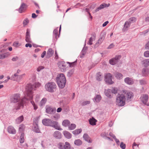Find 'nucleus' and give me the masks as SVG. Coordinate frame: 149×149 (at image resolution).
<instances>
[{
	"instance_id": "23",
	"label": "nucleus",
	"mask_w": 149,
	"mask_h": 149,
	"mask_svg": "<svg viewBox=\"0 0 149 149\" xmlns=\"http://www.w3.org/2000/svg\"><path fill=\"white\" fill-rule=\"evenodd\" d=\"M103 76L102 74L100 72L97 73L96 75V80L98 81H101L103 79Z\"/></svg>"
},
{
	"instance_id": "54",
	"label": "nucleus",
	"mask_w": 149,
	"mask_h": 149,
	"mask_svg": "<svg viewBox=\"0 0 149 149\" xmlns=\"http://www.w3.org/2000/svg\"><path fill=\"white\" fill-rule=\"evenodd\" d=\"M144 55L145 57H149V51H146L144 53Z\"/></svg>"
},
{
	"instance_id": "61",
	"label": "nucleus",
	"mask_w": 149,
	"mask_h": 149,
	"mask_svg": "<svg viewBox=\"0 0 149 149\" xmlns=\"http://www.w3.org/2000/svg\"><path fill=\"white\" fill-rule=\"evenodd\" d=\"M46 53V52L45 51H44L41 55V57L42 58H43L45 55Z\"/></svg>"
},
{
	"instance_id": "44",
	"label": "nucleus",
	"mask_w": 149,
	"mask_h": 149,
	"mask_svg": "<svg viewBox=\"0 0 149 149\" xmlns=\"http://www.w3.org/2000/svg\"><path fill=\"white\" fill-rule=\"evenodd\" d=\"M86 41V40L85 41V42ZM86 45V42H85V43L84 45V47L83 48V49L82 50V54L83 55H84L85 53L86 52V50L87 49V47H85V46Z\"/></svg>"
},
{
	"instance_id": "12",
	"label": "nucleus",
	"mask_w": 149,
	"mask_h": 149,
	"mask_svg": "<svg viewBox=\"0 0 149 149\" xmlns=\"http://www.w3.org/2000/svg\"><path fill=\"white\" fill-rule=\"evenodd\" d=\"M56 111V108H52L49 106L46 107V112L47 113L52 114L54 113Z\"/></svg>"
},
{
	"instance_id": "41",
	"label": "nucleus",
	"mask_w": 149,
	"mask_h": 149,
	"mask_svg": "<svg viewBox=\"0 0 149 149\" xmlns=\"http://www.w3.org/2000/svg\"><path fill=\"white\" fill-rule=\"evenodd\" d=\"M76 127V125L73 123H72L69 125L68 127V129L70 130H72L75 128Z\"/></svg>"
},
{
	"instance_id": "32",
	"label": "nucleus",
	"mask_w": 149,
	"mask_h": 149,
	"mask_svg": "<svg viewBox=\"0 0 149 149\" xmlns=\"http://www.w3.org/2000/svg\"><path fill=\"white\" fill-rule=\"evenodd\" d=\"M33 130L34 132L36 133H40V130L39 128L38 125H33Z\"/></svg>"
},
{
	"instance_id": "10",
	"label": "nucleus",
	"mask_w": 149,
	"mask_h": 149,
	"mask_svg": "<svg viewBox=\"0 0 149 149\" xmlns=\"http://www.w3.org/2000/svg\"><path fill=\"white\" fill-rule=\"evenodd\" d=\"M141 100L142 102L147 106H149V103H147L148 100V96L147 94L143 95L140 97Z\"/></svg>"
},
{
	"instance_id": "21",
	"label": "nucleus",
	"mask_w": 149,
	"mask_h": 149,
	"mask_svg": "<svg viewBox=\"0 0 149 149\" xmlns=\"http://www.w3.org/2000/svg\"><path fill=\"white\" fill-rule=\"evenodd\" d=\"M130 25L131 24L130 22L127 21H126L124 24L123 31H127Z\"/></svg>"
},
{
	"instance_id": "64",
	"label": "nucleus",
	"mask_w": 149,
	"mask_h": 149,
	"mask_svg": "<svg viewBox=\"0 0 149 149\" xmlns=\"http://www.w3.org/2000/svg\"><path fill=\"white\" fill-rule=\"evenodd\" d=\"M37 15H36L34 13H33L32 14V18H35L37 17Z\"/></svg>"
},
{
	"instance_id": "6",
	"label": "nucleus",
	"mask_w": 149,
	"mask_h": 149,
	"mask_svg": "<svg viewBox=\"0 0 149 149\" xmlns=\"http://www.w3.org/2000/svg\"><path fill=\"white\" fill-rule=\"evenodd\" d=\"M57 86L54 82H50L46 83L45 86V90L50 93H52L55 91Z\"/></svg>"
},
{
	"instance_id": "55",
	"label": "nucleus",
	"mask_w": 149,
	"mask_h": 149,
	"mask_svg": "<svg viewBox=\"0 0 149 149\" xmlns=\"http://www.w3.org/2000/svg\"><path fill=\"white\" fill-rule=\"evenodd\" d=\"M120 146L122 149H125V145L123 143V142H121Z\"/></svg>"
},
{
	"instance_id": "9",
	"label": "nucleus",
	"mask_w": 149,
	"mask_h": 149,
	"mask_svg": "<svg viewBox=\"0 0 149 149\" xmlns=\"http://www.w3.org/2000/svg\"><path fill=\"white\" fill-rule=\"evenodd\" d=\"M111 77L112 75L111 74L107 73L106 74L104 77V80L107 84H111L113 83V82L112 80Z\"/></svg>"
},
{
	"instance_id": "45",
	"label": "nucleus",
	"mask_w": 149,
	"mask_h": 149,
	"mask_svg": "<svg viewBox=\"0 0 149 149\" xmlns=\"http://www.w3.org/2000/svg\"><path fill=\"white\" fill-rule=\"evenodd\" d=\"M136 21V18L135 17H132L130 18L128 22H130V24L132 23H133L134 22H135Z\"/></svg>"
},
{
	"instance_id": "46",
	"label": "nucleus",
	"mask_w": 149,
	"mask_h": 149,
	"mask_svg": "<svg viewBox=\"0 0 149 149\" xmlns=\"http://www.w3.org/2000/svg\"><path fill=\"white\" fill-rule=\"evenodd\" d=\"M77 62V60H76L75 61L72 63H70L69 62H67V63L69 64L70 67H73L75 65Z\"/></svg>"
},
{
	"instance_id": "16",
	"label": "nucleus",
	"mask_w": 149,
	"mask_h": 149,
	"mask_svg": "<svg viewBox=\"0 0 149 149\" xmlns=\"http://www.w3.org/2000/svg\"><path fill=\"white\" fill-rule=\"evenodd\" d=\"M58 65L59 68L64 71L65 70L66 65L65 62L63 61L59 62L58 63Z\"/></svg>"
},
{
	"instance_id": "2",
	"label": "nucleus",
	"mask_w": 149,
	"mask_h": 149,
	"mask_svg": "<svg viewBox=\"0 0 149 149\" xmlns=\"http://www.w3.org/2000/svg\"><path fill=\"white\" fill-rule=\"evenodd\" d=\"M43 125L46 126L52 127L56 130H61L62 129L60 128L58 123L50 118H45L42 121Z\"/></svg>"
},
{
	"instance_id": "34",
	"label": "nucleus",
	"mask_w": 149,
	"mask_h": 149,
	"mask_svg": "<svg viewBox=\"0 0 149 149\" xmlns=\"http://www.w3.org/2000/svg\"><path fill=\"white\" fill-rule=\"evenodd\" d=\"M24 120V116L23 115L17 118L16 120V123L18 124L20 123Z\"/></svg>"
},
{
	"instance_id": "62",
	"label": "nucleus",
	"mask_w": 149,
	"mask_h": 149,
	"mask_svg": "<svg viewBox=\"0 0 149 149\" xmlns=\"http://www.w3.org/2000/svg\"><path fill=\"white\" fill-rule=\"evenodd\" d=\"M32 46V45L31 44L29 43H28L26 44L25 45V47H29L30 48H31Z\"/></svg>"
},
{
	"instance_id": "35",
	"label": "nucleus",
	"mask_w": 149,
	"mask_h": 149,
	"mask_svg": "<svg viewBox=\"0 0 149 149\" xmlns=\"http://www.w3.org/2000/svg\"><path fill=\"white\" fill-rule=\"evenodd\" d=\"M9 55V53L7 52L3 54H0V59L7 58Z\"/></svg>"
},
{
	"instance_id": "18",
	"label": "nucleus",
	"mask_w": 149,
	"mask_h": 149,
	"mask_svg": "<svg viewBox=\"0 0 149 149\" xmlns=\"http://www.w3.org/2000/svg\"><path fill=\"white\" fill-rule=\"evenodd\" d=\"M61 133L58 131H55L53 134V136L56 139H60L61 138Z\"/></svg>"
},
{
	"instance_id": "15",
	"label": "nucleus",
	"mask_w": 149,
	"mask_h": 149,
	"mask_svg": "<svg viewBox=\"0 0 149 149\" xmlns=\"http://www.w3.org/2000/svg\"><path fill=\"white\" fill-rule=\"evenodd\" d=\"M124 81L126 84L129 85H132L134 83L133 79L129 77L125 78L124 79Z\"/></svg>"
},
{
	"instance_id": "36",
	"label": "nucleus",
	"mask_w": 149,
	"mask_h": 149,
	"mask_svg": "<svg viewBox=\"0 0 149 149\" xmlns=\"http://www.w3.org/2000/svg\"><path fill=\"white\" fill-rule=\"evenodd\" d=\"M142 62L144 67H147L149 65V59L144 60Z\"/></svg>"
},
{
	"instance_id": "57",
	"label": "nucleus",
	"mask_w": 149,
	"mask_h": 149,
	"mask_svg": "<svg viewBox=\"0 0 149 149\" xmlns=\"http://www.w3.org/2000/svg\"><path fill=\"white\" fill-rule=\"evenodd\" d=\"M33 97H32V98L31 99H28L27 100H25V102H24V103H26V101L28 100H31V104H32L33 105V106L34 105H35V104L34 102V101H33V100H31L33 99Z\"/></svg>"
},
{
	"instance_id": "28",
	"label": "nucleus",
	"mask_w": 149,
	"mask_h": 149,
	"mask_svg": "<svg viewBox=\"0 0 149 149\" xmlns=\"http://www.w3.org/2000/svg\"><path fill=\"white\" fill-rule=\"evenodd\" d=\"M96 34L94 33L93 34V37H91L89 38V41L87 43V44L90 45H91L93 43L92 42L94 40L96 37Z\"/></svg>"
},
{
	"instance_id": "5",
	"label": "nucleus",
	"mask_w": 149,
	"mask_h": 149,
	"mask_svg": "<svg viewBox=\"0 0 149 149\" xmlns=\"http://www.w3.org/2000/svg\"><path fill=\"white\" fill-rule=\"evenodd\" d=\"M126 98L124 94H118L116 99V103L117 105L119 107H122L125 104Z\"/></svg>"
},
{
	"instance_id": "27",
	"label": "nucleus",
	"mask_w": 149,
	"mask_h": 149,
	"mask_svg": "<svg viewBox=\"0 0 149 149\" xmlns=\"http://www.w3.org/2000/svg\"><path fill=\"white\" fill-rule=\"evenodd\" d=\"M54 51H53L51 48H49L48 49L47 52L46 57L47 58H49L51 57L53 54Z\"/></svg>"
},
{
	"instance_id": "26",
	"label": "nucleus",
	"mask_w": 149,
	"mask_h": 149,
	"mask_svg": "<svg viewBox=\"0 0 149 149\" xmlns=\"http://www.w3.org/2000/svg\"><path fill=\"white\" fill-rule=\"evenodd\" d=\"M57 27L56 29H55L53 31V38L54 39L55 38L56 40H57V38H59V35L58 36V30Z\"/></svg>"
},
{
	"instance_id": "4",
	"label": "nucleus",
	"mask_w": 149,
	"mask_h": 149,
	"mask_svg": "<svg viewBox=\"0 0 149 149\" xmlns=\"http://www.w3.org/2000/svg\"><path fill=\"white\" fill-rule=\"evenodd\" d=\"M56 79L59 88L61 89L64 88L66 82L64 75L63 73L60 74L57 76Z\"/></svg>"
},
{
	"instance_id": "1",
	"label": "nucleus",
	"mask_w": 149,
	"mask_h": 149,
	"mask_svg": "<svg viewBox=\"0 0 149 149\" xmlns=\"http://www.w3.org/2000/svg\"><path fill=\"white\" fill-rule=\"evenodd\" d=\"M29 99V97L27 96L25 92V95L24 97L22 99L20 98V95L19 93H15L12 95L10 97V102L13 103H17L14 106V109L18 110L21 107H23L24 102H25V100Z\"/></svg>"
},
{
	"instance_id": "63",
	"label": "nucleus",
	"mask_w": 149,
	"mask_h": 149,
	"mask_svg": "<svg viewBox=\"0 0 149 149\" xmlns=\"http://www.w3.org/2000/svg\"><path fill=\"white\" fill-rule=\"evenodd\" d=\"M109 135L112 137L114 139L115 138H116V136H115L114 134L112 133H110L109 134Z\"/></svg>"
},
{
	"instance_id": "29",
	"label": "nucleus",
	"mask_w": 149,
	"mask_h": 149,
	"mask_svg": "<svg viewBox=\"0 0 149 149\" xmlns=\"http://www.w3.org/2000/svg\"><path fill=\"white\" fill-rule=\"evenodd\" d=\"M70 122L68 120H65L63 121L62 123V125L65 127H67L69 126L70 125Z\"/></svg>"
},
{
	"instance_id": "49",
	"label": "nucleus",
	"mask_w": 149,
	"mask_h": 149,
	"mask_svg": "<svg viewBox=\"0 0 149 149\" xmlns=\"http://www.w3.org/2000/svg\"><path fill=\"white\" fill-rule=\"evenodd\" d=\"M111 91L112 93L115 94L117 93L118 89L115 88V87H113L112 90H111Z\"/></svg>"
},
{
	"instance_id": "50",
	"label": "nucleus",
	"mask_w": 149,
	"mask_h": 149,
	"mask_svg": "<svg viewBox=\"0 0 149 149\" xmlns=\"http://www.w3.org/2000/svg\"><path fill=\"white\" fill-rule=\"evenodd\" d=\"M74 71L73 69H72L69 70V71L68 73L67 76L68 77H70L73 74Z\"/></svg>"
},
{
	"instance_id": "38",
	"label": "nucleus",
	"mask_w": 149,
	"mask_h": 149,
	"mask_svg": "<svg viewBox=\"0 0 149 149\" xmlns=\"http://www.w3.org/2000/svg\"><path fill=\"white\" fill-rule=\"evenodd\" d=\"M82 131V130L81 129H79L73 131L72 132L74 134L77 135L80 133Z\"/></svg>"
},
{
	"instance_id": "52",
	"label": "nucleus",
	"mask_w": 149,
	"mask_h": 149,
	"mask_svg": "<svg viewBox=\"0 0 149 149\" xmlns=\"http://www.w3.org/2000/svg\"><path fill=\"white\" fill-rule=\"evenodd\" d=\"M18 74L17 73L15 74L14 75H13L12 77H11V79L14 81H15L16 79L15 78V77H18Z\"/></svg>"
},
{
	"instance_id": "42",
	"label": "nucleus",
	"mask_w": 149,
	"mask_h": 149,
	"mask_svg": "<svg viewBox=\"0 0 149 149\" xmlns=\"http://www.w3.org/2000/svg\"><path fill=\"white\" fill-rule=\"evenodd\" d=\"M74 144L77 146H80L82 144V142L79 139H78L75 140L74 141Z\"/></svg>"
},
{
	"instance_id": "56",
	"label": "nucleus",
	"mask_w": 149,
	"mask_h": 149,
	"mask_svg": "<svg viewBox=\"0 0 149 149\" xmlns=\"http://www.w3.org/2000/svg\"><path fill=\"white\" fill-rule=\"evenodd\" d=\"M29 22V20L27 18L26 19H25L23 22V24L24 25H26Z\"/></svg>"
},
{
	"instance_id": "30",
	"label": "nucleus",
	"mask_w": 149,
	"mask_h": 149,
	"mask_svg": "<svg viewBox=\"0 0 149 149\" xmlns=\"http://www.w3.org/2000/svg\"><path fill=\"white\" fill-rule=\"evenodd\" d=\"M104 93L106 96L108 97L109 98H111L112 97V96L111 95V89H108L105 91Z\"/></svg>"
},
{
	"instance_id": "11",
	"label": "nucleus",
	"mask_w": 149,
	"mask_h": 149,
	"mask_svg": "<svg viewBox=\"0 0 149 149\" xmlns=\"http://www.w3.org/2000/svg\"><path fill=\"white\" fill-rule=\"evenodd\" d=\"M30 31L29 29H27L26 33L25 40L28 43H31L32 41L30 38Z\"/></svg>"
},
{
	"instance_id": "58",
	"label": "nucleus",
	"mask_w": 149,
	"mask_h": 149,
	"mask_svg": "<svg viewBox=\"0 0 149 149\" xmlns=\"http://www.w3.org/2000/svg\"><path fill=\"white\" fill-rule=\"evenodd\" d=\"M145 48L146 49L149 50V41L146 44Z\"/></svg>"
},
{
	"instance_id": "17",
	"label": "nucleus",
	"mask_w": 149,
	"mask_h": 149,
	"mask_svg": "<svg viewBox=\"0 0 149 149\" xmlns=\"http://www.w3.org/2000/svg\"><path fill=\"white\" fill-rule=\"evenodd\" d=\"M27 7V6L24 3H22L19 8L18 9V10L20 13H22L23 10L26 9Z\"/></svg>"
},
{
	"instance_id": "3",
	"label": "nucleus",
	"mask_w": 149,
	"mask_h": 149,
	"mask_svg": "<svg viewBox=\"0 0 149 149\" xmlns=\"http://www.w3.org/2000/svg\"><path fill=\"white\" fill-rule=\"evenodd\" d=\"M41 85L40 83L38 82H36L33 85L29 84L28 85L26 88V91L27 96L29 97V99L32 98L33 90H36V88L40 87Z\"/></svg>"
},
{
	"instance_id": "13",
	"label": "nucleus",
	"mask_w": 149,
	"mask_h": 149,
	"mask_svg": "<svg viewBox=\"0 0 149 149\" xmlns=\"http://www.w3.org/2000/svg\"><path fill=\"white\" fill-rule=\"evenodd\" d=\"M126 95L125 97H126L127 101L128 102H130L131 101V99L133 96V93L131 92H127L125 93Z\"/></svg>"
},
{
	"instance_id": "60",
	"label": "nucleus",
	"mask_w": 149,
	"mask_h": 149,
	"mask_svg": "<svg viewBox=\"0 0 149 149\" xmlns=\"http://www.w3.org/2000/svg\"><path fill=\"white\" fill-rule=\"evenodd\" d=\"M114 45H113V43L111 44L108 47V49H110L112 48H113V47H114Z\"/></svg>"
},
{
	"instance_id": "31",
	"label": "nucleus",
	"mask_w": 149,
	"mask_h": 149,
	"mask_svg": "<svg viewBox=\"0 0 149 149\" xmlns=\"http://www.w3.org/2000/svg\"><path fill=\"white\" fill-rule=\"evenodd\" d=\"M114 75L118 79H120L123 77V75L122 74L118 72H116L114 73Z\"/></svg>"
},
{
	"instance_id": "22",
	"label": "nucleus",
	"mask_w": 149,
	"mask_h": 149,
	"mask_svg": "<svg viewBox=\"0 0 149 149\" xmlns=\"http://www.w3.org/2000/svg\"><path fill=\"white\" fill-rule=\"evenodd\" d=\"M83 138L85 140L89 143H91L92 142V140L87 134H84L83 135Z\"/></svg>"
},
{
	"instance_id": "51",
	"label": "nucleus",
	"mask_w": 149,
	"mask_h": 149,
	"mask_svg": "<svg viewBox=\"0 0 149 149\" xmlns=\"http://www.w3.org/2000/svg\"><path fill=\"white\" fill-rule=\"evenodd\" d=\"M90 103V102L89 101H86L83 102L81 103V105L82 106H85L87 104H89Z\"/></svg>"
},
{
	"instance_id": "39",
	"label": "nucleus",
	"mask_w": 149,
	"mask_h": 149,
	"mask_svg": "<svg viewBox=\"0 0 149 149\" xmlns=\"http://www.w3.org/2000/svg\"><path fill=\"white\" fill-rule=\"evenodd\" d=\"M101 136L104 138H107L110 140H111V139L109 137H108V133L105 132H102L101 134Z\"/></svg>"
},
{
	"instance_id": "25",
	"label": "nucleus",
	"mask_w": 149,
	"mask_h": 149,
	"mask_svg": "<svg viewBox=\"0 0 149 149\" xmlns=\"http://www.w3.org/2000/svg\"><path fill=\"white\" fill-rule=\"evenodd\" d=\"M142 73L143 76H146L149 74V69L147 68H144L143 69Z\"/></svg>"
},
{
	"instance_id": "43",
	"label": "nucleus",
	"mask_w": 149,
	"mask_h": 149,
	"mask_svg": "<svg viewBox=\"0 0 149 149\" xmlns=\"http://www.w3.org/2000/svg\"><path fill=\"white\" fill-rule=\"evenodd\" d=\"M47 99L45 98H44L41 100L40 102V105L41 106H42L45 104L46 102Z\"/></svg>"
},
{
	"instance_id": "33",
	"label": "nucleus",
	"mask_w": 149,
	"mask_h": 149,
	"mask_svg": "<svg viewBox=\"0 0 149 149\" xmlns=\"http://www.w3.org/2000/svg\"><path fill=\"white\" fill-rule=\"evenodd\" d=\"M89 121L90 125H95L96 124L97 120L94 118L92 117L89 120Z\"/></svg>"
},
{
	"instance_id": "59",
	"label": "nucleus",
	"mask_w": 149,
	"mask_h": 149,
	"mask_svg": "<svg viewBox=\"0 0 149 149\" xmlns=\"http://www.w3.org/2000/svg\"><path fill=\"white\" fill-rule=\"evenodd\" d=\"M43 69V66H40L37 68V70L38 72H39L41 70Z\"/></svg>"
},
{
	"instance_id": "7",
	"label": "nucleus",
	"mask_w": 149,
	"mask_h": 149,
	"mask_svg": "<svg viewBox=\"0 0 149 149\" xmlns=\"http://www.w3.org/2000/svg\"><path fill=\"white\" fill-rule=\"evenodd\" d=\"M57 147L59 149H70V146L69 143L66 142L65 143L63 142H59L57 144Z\"/></svg>"
},
{
	"instance_id": "47",
	"label": "nucleus",
	"mask_w": 149,
	"mask_h": 149,
	"mask_svg": "<svg viewBox=\"0 0 149 149\" xmlns=\"http://www.w3.org/2000/svg\"><path fill=\"white\" fill-rule=\"evenodd\" d=\"M139 82L141 85H145L146 84V81L144 79H142L139 80Z\"/></svg>"
},
{
	"instance_id": "20",
	"label": "nucleus",
	"mask_w": 149,
	"mask_h": 149,
	"mask_svg": "<svg viewBox=\"0 0 149 149\" xmlns=\"http://www.w3.org/2000/svg\"><path fill=\"white\" fill-rule=\"evenodd\" d=\"M106 33L105 32H102L100 35V36L97 42L98 43L101 44L104 39Z\"/></svg>"
},
{
	"instance_id": "53",
	"label": "nucleus",
	"mask_w": 149,
	"mask_h": 149,
	"mask_svg": "<svg viewBox=\"0 0 149 149\" xmlns=\"http://www.w3.org/2000/svg\"><path fill=\"white\" fill-rule=\"evenodd\" d=\"M21 44L19 43L18 42H15L13 44V45L15 47H17L20 46Z\"/></svg>"
},
{
	"instance_id": "48",
	"label": "nucleus",
	"mask_w": 149,
	"mask_h": 149,
	"mask_svg": "<svg viewBox=\"0 0 149 149\" xmlns=\"http://www.w3.org/2000/svg\"><path fill=\"white\" fill-rule=\"evenodd\" d=\"M19 141L21 143H23L24 142V135L22 134L20 137Z\"/></svg>"
},
{
	"instance_id": "37",
	"label": "nucleus",
	"mask_w": 149,
	"mask_h": 149,
	"mask_svg": "<svg viewBox=\"0 0 149 149\" xmlns=\"http://www.w3.org/2000/svg\"><path fill=\"white\" fill-rule=\"evenodd\" d=\"M101 99V97L100 95H97L93 99V101L98 102H99Z\"/></svg>"
},
{
	"instance_id": "8",
	"label": "nucleus",
	"mask_w": 149,
	"mask_h": 149,
	"mask_svg": "<svg viewBox=\"0 0 149 149\" xmlns=\"http://www.w3.org/2000/svg\"><path fill=\"white\" fill-rule=\"evenodd\" d=\"M121 58L120 55H116L115 57L109 60V63L111 65H114L118 63Z\"/></svg>"
},
{
	"instance_id": "24",
	"label": "nucleus",
	"mask_w": 149,
	"mask_h": 149,
	"mask_svg": "<svg viewBox=\"0 0 149 149\" xmlns=\"http://www.w3.org/2000/svg\"><path fill=\"white\" fill-rule=\"evenodd\" d=\"M63 133L64 136L67 139H70L72 137V134L68 131H64Z\"/></svg>"
},
{
	"instance_id": "19",
	"label": "nucleus",
	"mask_w": 149,
	"mask_h": 149,
	"mask_svg": "<svg viewBox=\"0 0 149 149\" xmlns=\"http://www.w3.org/2000/svg\"><path fill=\"white\" fill-rule=\"evenodd\" d=\"M7 130L8 132L10 134H15L16 133L15 129L11 126H8Z\"/></svg>"
},
{
	"instance_id": "14",
	"label": "nucleus",
	"mask_w": 149,
	"mask_h": 149,
	"mask_svg": "<svg viewBox=\"0 0 149 149\" xmlns=\"http://www.w3.org/2000/svg\"><path fill=\"white\" fill-rule=\"evenodd\" d=\"M110 5L109 3H108V4L106 3L102 4L100 5L99 7L96 9L95 10V12L96 13L100 10L103 9L105 7H109L110 6Z\"/></svg>"
},
{
	"instance_id": "40",
	"label": "nucleus",
	"mask_w": 149,
	"mask_h": 149,
	"mask_svg": "<svg viewBox=\"0 0 149 149\" xmlns=\"http://www.w3.org/2000/svg\"><path fill=\"white\" fill-rule=\"evenodd\" d=\"M40 119L39 117H37L35 118L33 123V125H38V123Z\"/></svg>"
}]
</instances>
